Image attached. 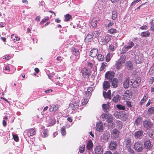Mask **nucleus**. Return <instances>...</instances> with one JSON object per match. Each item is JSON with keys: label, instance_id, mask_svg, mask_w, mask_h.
<instances>
[{"label": "nucleus", "instance_id": "423d86ee", "mask_svg": "<svg viewBox=\"0 0 154 154\" xmlns=\"http://www.w3.org/2000/svg\"><path fill=\"white\" fill-rule=\"evenodd\" d=\"M83 76L85 78H87L90 74V70L86 68H83L82 70Z\"/></svg>", "mask_w": 154, "mask_h": 154}, {"label": "nucleus", "instance_id": "5fc2aeb1", "mask_svg": "<svg viewBox=\"0 0 154 154\" xmlns=\"http://www.w3.org/2000/svg\"><path fill=\"white\" fill-rule=\"evenodd\" d=\"M126 146L127 147L131 146V140L129 139H128L126 141Z\"/></svg>", "mask_w": 154, "mask_h": 154}, {"label": "nucleus", "instance_id": "49530a36", "mask_svg": "<svg viewBox=\"0 0 154 154\" xmlns=\"http://www.w3.org/2000/svg\"><path fill=\"white\" fill-rule=\"evenodd\" d=\"M11 39H12V41H14V42H15L16 41L19 40L20 39V38L18 37H16V36H14V34L12 35L11 37Z\"/></svg>", "mask_w": 154, "mask_h": 154}, {"label": "nucleus", "instance_id": "7ed1b4c3", "mask_svg": "<svg viewBox=\"0 0 154 154\" xmlns=\"http://www.w3.org/2000/svg\"><path fill=\"white\" fill-rule=\"evenodd\" d=\"M110 137V135L109 133L106 132L102 134L100 137V141L103 143H106L109 140Z\"/></svg>", "mask_w": 154, "mask_h": 154}, {"label": "nucleus", "instance_id": "cd10ccee", "mask_svg": "<svg viewBox=\"0 0 154 154\" xmlns=\"http://www.w3.org/2000/svg\"><path fill=\"white\" fill-rule=\"evenodd\" d=\"M102 107L104 112H108L110 107L108 104H104L102 105Z\"/></svg>", "mask_w": 154, "mask_h": 154}, {"label": "nucleus", "instance_id": "774afa93", "mask_svg": "<svg viewBox=\"0 0 154 154\" xmlns=\"http://www.w3.org/2000/svg\"><path fill=\"white\" fill-rule=\"evenodd\" d=\"M150 29V30L152 32L154 31V24H151Z\"/></svg>", "mask_w": 154, "mask_h": 154}, {"label": "nucleus", "instance_id": "603ef678", "mask_svg": "<svg viewBox=\"0 0 154 154\" xmlns=\"http://www.w3.org/2000/svg\"><path fill=\"white\" fill-rule=\"evenodd\" d=\"M49 19V17L48 16L45 17L44 19H43L40 23L41 24H42L46 22V21Z\"/></svg>", "mask_w": 154, "mask_h": 154}, {"label": "nucleus", "instance_id": "7c9ffc66", "mask_svg": "<svg viewBox=\"0 0 154 154\" xmlns=\"http://www.w3.org/2000/svg\"><path fill=\"white\" fill-rule=\"evenodd\" d=\"M124 87L125 88H127L129 87V79L128 78H126L125 81L123 84Z\"/></svg>", "mask_w": 154, "mask_h": 154}, {"label": "nucleus", "instance_id": "8fccbe9b", "mask_svg": "<svg viewBox=\"0 0 154 154\" xmlns=\"http://www.w3.org/2000/svg\"><path fill=\"white\" fill-rule=\"evenodd\" d=\"M108 114L103 113L101 116V117L103 120H106V117Z\"/></svg>", "mask_w": 154, "mask_h": 154}, {"label": "nucleus", "instance_id": "4468645a", "mask_svg": "<svg viewBox=\"0 0 154 154\" xmlns=\"http://www.w3.org/2000/svg\"><path fill=\"white\" fill-rule=\"evenodd\" d=\"M72 52L73 54L77 56V59L79 58L80 52L78 49L75 48H72Z\"/></svg>", "mask_w": 154, "mask_h": 154}, {"label": "nucleus", "instance_id": "39448f33", "mask_svg": "<svg viewBox=\"0 0 154 154\" xmlns=\"http://www.w3.org/2000/svg\"><path fill=\"white\" fill-rule=\"evenodd\" d=\"M143 60V55L139 54L135 56V61L137 63L139 64L142 63Z\"/></svg>", "mask_w": 154, "mask_h": 154}, {"label": "nucleus", "instance_id": "4d7b16f0", "mask_svg": "<svg viewBox=\"0 0 154 154\" xmlns=\"http://www.w3.org/2000/svg\"><path fill=\"white\" fill-rule=\"evenodd\" d=\"M85 149V146L84 145H82V146L81 147L79 148V151L80 152H83Z\"/></svg>", "mask_w": 154, "mask_h": 154}, {"label": "nucleus", "instance_id": "e2e57ef3", "mask_svg": "<svg viewBox=\"0 0 154 154\" xmlns=\"http://www.w3.org/2000/svg\"><path fill=\"white\" fill-rule=\"evenodd\" d=\"M111 1L112 3L117 2V4H121V0H111Z\"/></svg>", "mask_w": 154, "mask_h": 154}, {"label": "nucleus", "instance_id": "f257e3e1", "mask_svg": "<svg viewBox=\"0 0 154 154\" xmlns=\"http://www.w3.org/2000/svg\"><path fill=\"white\" fill-rule=\"evenodd\" d=\"M125 55H122L120 58L116 61L115 66L116 69L118 70L123 67V65L125 61Z\"/></svg>", "mask_w": 154, "mask_h": 154}, {"label": "nucleus", "instance_id": "ea45409f", "mask_svg": "<svg viewBox=\"0 0 154 154\" xmlns=\"http://www.w3.org/2000/svg\"><path fill=\"white\" fill-rule=\"evenodd\" d=\"M120 96L117 95L115 96L112 99V101L114 102H117L119 100Z\"/></svg>", "mask_w": 154, "mask_h": 154}, {"label": "nucleus", "instance_id": "c756f323", "mask_svg": "<svg viewBox=\"0 0 154 154\" xmlns=\"http://www.w3.org/2000/svg\"><path fill=\"white\" fill-rule=\"evenodd\" d=\"M112 19L113 20H115L117 17V11L116 10H113L112 13Z\"/></svg>", "mask_w": 154, "mask_h": 154}, {"label": "nucleus", "instance_id": "3c124183", "mask_svg": "<svg viewBox=\"0 0 154 154\" xmlns=\"http://www.w3.org/2000/svg\"><path fill=\"white\" fill-rule=\"evenodd\" d=\"M117 107L119 109L124 110L125 109V107L121 105H116Z\"/></svg>", "mask_w": 154, "mask_h": 154}, {"label": "nucleus", "instance_id": "c03bdc74", "mask_svg": "<svg viewBox=\"0 0 154 154\" xmlns=\"http://www.w3.org/2000/svg\"><path fill=\"white\" fill-rule=\"evenodd\" d=\"M65 21H69L71 18V15L69 14H67L65 15Z\"/></svg>", "mask_w": 154, "mask_h": 154}, {"label": "nucleus", "instance_id": "6ab92c4d", "mask_svg": "<svg viewBox=\"0 0 154 154\" xmlns=\"http://www.w3.org/2000/svg\"><path fill=\"white\" fill-rule=\"evenodd\" d=\"M119 132L117 129L113 130L112 133V136L113 138L115 139L118 137Z\"/></svg>", "mask_w": 154, "mask_h": 154}, {"label": "nucleus", "instance_id": "1a4fd4ad", "mask_svg": "<svg viewBox=\"0 0 154 154\" xmlns=\"http://www.w3.org/2000/svg\"><path fill=\"white\" fill-rule=\"evenodd\" d=\"M111 39V37L109 35H106L103 38V39H102L101 41H100V44L102 45H104L108 43Z\"/></svg>", "mask_w": 154, "mask_h": 154}, {"label": "nucleus", "instance_id": "13d9d810", "mask_svg": "<svg viewBox=\"0 0 154 154\" xmlns=\"http://www.w3.org/2000/svg\"><path fill=\"white\" fill-rule=\"evenodd\" d=\"M141 121V119L140 118H137L135 121V123L137 125L140 124Z\"/></svg>", "mask_w": 154, "mask_h": 154}, {"label": "nucleus", "instance_id": "dca6fc26", "mask_svg": "<svg viewBox=\"0 0 154 154\" xmlns=\"http://www.w3.org/2000/svg\"><path fill=\"white\" fill-rule=\"evenodd\" d=\"M141 80V78L140 77H137L133 82V86L135 88L138 87L140 84Z\"/></svg>", "mask_w": 154, "mask_h": 154}, {"label": "nucleus", "instance_id": "b1692460", "mask_svg": "<svg viewBox=\"0 0 154 154\" xmlns=\"http://www.w3.org/2000/svg\"><path fill=\"white\" fill-rule=\"evenodd\" d=\"M103 89L105 90H106L108 89L110 86L109 82L107 81H104L103 82Z\"/></svg>", "mask_w": 154, "mask_h": 154}, {"label": "nucleus", "instance_id": "5701e85b", "mask_svg": "<svg viewBox=\"0 0 154 154\" xmlns=\"http://www.w3.org/2000/svg\"><path fill=\"white\" fill-rule=\"evenodd\" d=\"M98 21V20L96 18H93L91 22V25L94 28H96L97 27V23Z\"/></svg>", "mask_w": 154, "mask_h": 154}, {"label": "nucleus", "instance_id": "58836bf2", "mask_svg": "<svg viewBox=\"0 0 154 154\" xmlns=\"http://www.w3.org/2000/svg\"><path fill=\"white\" fill-rule=\"evenodd\" d=\"M154 112V107H152L149 108L147 111V113L148 114L151 115Z\"/></svg>", "mask_w": 154, "mask_h": 154}, {"label": "nucleus", "instance_id": "f3484780", "mask_svg": "<svg viewBox=\"0 0 154 154\" xmlns=\"http://www.w3.org/2000/svg\"><path fill=\"white\" fill-rule=\"evenodd\" d=\"M98 49L97 48H93L90 52V55L92 57H95L98 53Z\"/></svg>", "mask_w": 154, "mask_h": 154}, {"label": "nucleus", "instance_id": "0eeeda50", "mask_svg": "<svg viewBox=\"0 0 154 154\" xmlns=\"http://www.w3.org/2000/svg\"><path fill=\"white\" fill-rule=\"evenodd\" d=\"M131 97V94L130 91L128 90L125 91L123 95V98L125 100H129Z\"/></svg>", "mask_w": 154, "mask_h": 154}, {"label": "nucleus", "instance_id": "bb28decb", "mask_svg": "<svg viewBox=\"0 0 154 154\" xmlns=\"http://www.w3.org/2000/svg\"><path fill=\"white\" fill-rule=\"evenodd\" d=\"M93 40L92 36L91 35L88 34L86 36L85 39V41L86 42H91Z\"/></svg>", "mask_w": 154, "mask_h": 154}, {"label": "nucleus", "instance_id": "69168bd1", "mask_svg": "<svg viewBox=\"0 0 154 154\" xmlns=\"http://www.w3.org/2000/svg\"><path fill=\"white\" fill-rule=\"evenodd\" d=\"M109 48L110 50L112 51H113L115 50L114 46L112 45H109Z\"/></svg>", "mask_w": 154, "mask_h": 154}, {"label": "nucleus", "instance_id": "f704fd0d", "mask_svg": "<svg viewBox=\"0 0 154 154\" xmlns=\"http://www.w3.org/2000/svg\"><path fill=\"white\" fill-rule=\"evenodd\" d=\"M127 68L130 70H132L133 68L132 63L131 61H128L126 63Z\"/></svg>", "mask_w": 154, "mask_h": 154}, {"label": "nucleus", "instance_id": "a878e982", "mask_svg": "<svg viewBox=\"0 0 154 154\" xmlns=\"http://www.w3.org/2000/svg\"><path fill=\"white\" fill-rule=\"evenodd\" d=\"M112 81V84L114 88H116L118 86V80L116 78H114Z\"/></svg>", "mask_w": 154, "mask_h": 154}, {"label": "nucleus", "instance_id": "a19ab883", "mask_svg": "<svg viewBox=\"0 0 154 154\" xmlns=\"http://www.w3.org/2000/svg\"><path fill=\"white\" fill-rule=\"evenodd\" d=\"M128 45H127L128 48L130 49L134 46V44L132 41H130L128 43Z\"/></svg>", "mask_w": 154, "mask_h": 154}, {"label": "nucleus", "instance_id": "2f4dec72", "mask_svg": "<svg viewBox=\"0 0 154 154\" xmlns=\"http://www.w3.org/2000/svg\"><path fill=\"white\" fill-rule=\"evenodd\" d=\"M93 144L91 140H89L87 143V148L88 150H90L92 148Z\"/></svg>", "mask_w": 154, "mask_h": 154}, {"label": "nucleus", "instance_id": "f8f14e48", "mask_svg": "<svg viewBox=\"0 0 154 154\" xmlns=\"http://www.w3.org/2000/svg\"><path fill=\"white\" fill-rule=\"evenodd\" d=\"M143 131H138L134 133V136L136 138L141 139L143 135Z\"/></svg>", "mask_w": 154, "mask_h": 154}, {"label": "nucleus", "instance_id": "0e129e2a", "mask_svg": "<svg viewBox=\"0 0 154 154\" xmlns=\"http://www.w3.org/2000/svg\"><path fill=\"white\" fill-rule=\"evenodd\" d=\"M140 1L141 0H134V1L131 3V5H133L134 4H135L136 3Z\"/></svg>", "mask_w": 154, "mask_h": 154}, {"label": "nucleus", "instance_id": "c85d7f7f", "mask_svg": "<svg viewBox=\"0 0 154 154\" xmlns=\"http://www.w3.org/2000/svg\"><path fill=\"white\" fill-rule=\"evenodd\" d=\"M113 55L112 53H108L106 58V62H109L112 57Z\"/></svg>", "mask_w": 154, "mask_h": 154}, {"label": "nucleus", "instance_id": "9d476101", "mask_svg": "<svg viewBox=\"0 0 154 154\" xmlns=\"http://www.w3.org/2000/svg\"><path fill=\"white\" fill-rule=\"evenodd\" d=\"M95 154H103V149L102 146L100 145L97 146L95 149Z\"/></svg>", "mask_w": 154, "mask_h": 154}, {"label": "nucleus", "instance_id": "de8ad7c7", "mask_svg": "<svg viewBox=\"0 0 154 154\" xmlns=\"http://www.w3.org/2000/svg\"><path fill=\"white\" fill-rule=\"evenodd\" d=\"M117 32V30L116 29L111 28L108 31V32L111 34H113L114 33H116Z\"/></svg>", "mask_w": 154, "mask_h": 154}, {"label": "nucleus", "instance_id": "864d4df0", "mask_svg": "<svg viewBox=\"0 0 154 154\" xmlns=\"http://www.w3.org/2000/svg\"><path fill=\"white\" fill-rule=\"evenodd\" d=\"M126 104L127 106L128 107L131 108L132 107V103L131 102L128 101V100H126Z\"/></svg>", "mask_w": 154, "mask_h": 154}, {"label": "nucleus", "instance_id": "e433bc0d", "mask_svg": "<svg viewBox=\"0 0 154 154\" xmlns=\"http://www.w3.org/2000/svg\"><path fill=\"white\" fill-rule=\"evenodd\" d=\"M148 134L152 138H154V129H151L148 132Z\"/></svg>", "mask_w": 154, "mask_h": 154}, {"label": "nucleus", "instance_id": "338daca9", "mask_svg": "<svg viewBox=\"0 0 154 154\" xmlns=\"http://www.w3.org/2000/svg\"><path fill=\"white\" fill-rule=\"evenodd\" d=\"M106 66V65H105V64L103 63L101 67L100 68V71L103 70L104 69V68H105Z\"/></svg>", "mask_w": 154, "mask_h": 154}, {"label": "nucleus", "instance_id": "680f3d73", "mask_svg": "<svg viewBox=\"0 0 154 154\" xmlns=\"http://www.w3.org/2000/svg\"><path fill=\"white\" fill-rule=\"evenodd\" d=\"M148 29L147 26L146 25L141 26L140 27V29L142 30H146Z\"/></svg>", "mask_w": 154, "mask_h": 154}, {"label": "nucleus", "instance_id": "aec40b11", "mask_svg": "<svg viewBox=\"0 0 154 154\" xmlns=\"http://www.w3.org/2000/svg\"><path fill=\"white\" fill-rule=\"evenodd\" d=\"M59 106L58 105H53L50 106L49 110L50 112H54L58 109Z\"/></svg>", "mask_w": 154, "mask_h": 154}, {"label": "nucleus", "instance_id": "37998d69", "mask_svg": "<svg viewBox=\"0 0 154 154\" xmlns=\"http://www.w3.org/2000/svg\"><path fill=\"white\" fill-rule=\"evenodd\" d=\"M48 131L47 129L45 130L43 132V134H42V135L43 137H46L48 136Z\"/></svg>", "mask_w": 154, "mask_h": 154}, {"label": "nucleus", "instance_id": "4c0bfd02", "mask_svg": "<svg viewBox=\"0 0 154 154\" xmlns=\"http://www.w3.org/2000/svg\"><path fill=\"white\" fill-rule=\"evenodd\" d=\"M100 33V31H96L93 32L92 33V34L94 37H95L96 38L99 36Z\"/></svg>", "mask_w": 154, "mask_h": 154}, {"label": "nucleus", "instance_id": "c9c22d12", "mask_svg": "<svg viewBox=\"0 0 154 154\" xmlns=\"http://www.w3.org/2000/svg\"><path fill=\"white\" fill-rule=\"evenodd\" d=\"M116 124L118 128L121 129L122 128L123 126V124L121 122L118 120H116Z\"/></svg>", "mask_w": 154, "mask_h": 154}, {"label": "nucleus", "instance_id": "473e14b6", "mask_svg": "<svg viewBox=\"0 0 154 154\" xmlns=\"http://www.w3.org/2000/svg\"><path fill=\"white\" fill-rule=\"evenodd\" d=\"M106 120L109 123L112 122L113 120L112 115L110 114H108Z\"/></svg>", "mask_w": 154, "mask_h": 154}, {"label": "nucleus", "instance_id": "79ce46f5", "mask_svg": "<svg viewBox=\"0 0 154 154\" xmlns=\"http://www.w3.org/2000/svg\"><path fill=\"white\" fill-rule=\"evenodd\" d=\"M61 134L63 136H64L66 134V131L65 130V128L63 126L61 128Z\"/></svg>", "mask_w": 154, "mask_h": 154}, {"label": "nucleus", "instance_id": "bf43d9fd", "mask_svg": "<svg viewBox=\"0 0 154 154\" xmlns=\"http://www.w3.org/2000/svg\"><path fill=\"white\" fill-rule=\"evenodd\" d=\"M128 151L131 153H134V151L131 148V147H127Z\"/></svg>", "mask_w": 154, "mask_h": 154}, {"label": "nucleus", "instance_id": "052dcab7", "mask_svg": "<svg viewBox=\"0 0 154 154\" xmlns=\"http://www.w3.org/2000/svg\"><path fill=\"white\" fill-rule=\"evenodd\" d=\"M13 138L14 140L16 142H17L18 140V137L16 135L13 134Z\"/></svg>", "mask_w": 154, "mask_h": 154}, {"label": "nucleus", "instance_id": "393cba45", "mask_svg": "<svg viewBox=\"0 0 154 154\" xmlns=\"http://www.w3.org/2000/svg\"><path fill=\"white\" fill-rule=\"evenodd\" d=\"M93 88L92 87L88 88L87 90V91H85V94L87 95V97H89L90 96L91 92L93 91Z\"/></svg>", "mask_w": 154, "mask_h": 154}, {"label": "nucleus", "instance_id": "20e7f679", "mask_svg": "<svg viewBox=\"0 0 154 154\" xmlns=\"http://www.w3.org/2000/svg\"><path fill=\"white\" fill-rule=\"evenodd\" d=\"M114 73L113 72L108 71L107 72L105 75V78L107 79L110 81H112V79L114 77Z\"/></svg>", "mask_w": 154, "mask_h": 154}, {"label": "nucleus", "instance_id": "2eb2a0df", "mask_svg": "<svg viewBox=\"0 0 154 154\" xmlns=\"http://www.w3.org/2000/svg\"><path fill=\"white\" fill-rule=\"evenodd\" d=\"M144 147L147 149H149L151 147V144L150 140H147L144 143Z\"/></svg>", "mask_w": 154, "mask_h": 154}, {"label": "nucleus", "instance_id": "6e6d98bb", "mask_svg": "<svg viewBox=\"0 0 154 154\" xmlns=\"http://www.w3.org/2000/svg\"><path fill=\"white\" fill-rule=\"evenodd\" d=\"M83 101L82 102V104L83 105L86 104L88 101V100L87 99L84 98L83 99Z\"/></svg>", "mask_w": 154, "mask_h": 154}, {"label": "nucleus", "instance_id": "a211bd4d", "mask_svg": "<svg viewBox=\"0 0 154 154\" xmlns=\"http://www.w3.org/2000/svg\"><path fill=\"white\" fill-rule=\"evenodd\" d=\"M117 146L116 143L114 141L110 142L109 145V148L110 150H113L116 149Z\"/></svg>", "mask_w": 154, "mask_h": 154}, {"label": "nucleus", "instance_id": "a18cd8bd", "mask_svg": "<svg viewBox=\"0 0 154 154\" xmlns=\"http://www.w3.org/2000/svg\"><path fill=\"white\" fill-rule=\"evenodd\" d=\"M97 58L98 60L102 61L104 59V57L101 54H99L97 55Z\"/></svg>", "mask_w": 154, "mask_h": 154}, {"label": "nucleus", "instance_id": "6e6552de", "mask_svg": "<svg viewBox=\"0 0 154 154\" xmlns=\"http://www.w3.org/2000/svg\"><path fill=\"white\" fill-rule=\"evenodd\" d=\"M24 134H25V135H27L28 137H29L30 136L33 135L35 134V130L34 128H32L30 129H29L27 130H26L25 132H24ZM25 134H24V135Z\"/></svg>", "mask_w": 154, "mask_h": 154}, {"label": "nucleus", "instance_id": "412c9836", "mask_svg": "<svg viewBox=\"0 0 154 154\" xmlns=\"http://www.w3.org/2000/svg\"><path fill=\"white\" fill-rule=\"evenodd\" d=\"M103 95L105 98H107L109 99L111 98V91L110 90H109L107 92L105 91L103 92Z\"/></svg>", "mask_w": 154, "mask_h": 154}, {"label": "nucleus", "instance_id": "72a5a7b5", "mask_svg": "<svg viewBox=\"0 0 154 154\" xmlns=\"http://www.w3.org/2000/svg\"><path fill=\"white\" fill-rule=\"evenodd\" d=\"M150 33L148 31L143 32L141 33V35L143 37H146L149 36Z\"/></svg>", "mask_w": 154, "mask_h": 154}, {"label": "nucleus", "instance_id": "09e8293b", "mask_svg": "<svg viewBox=\"0 0 154 154\" xmlns=\"http://www.w3.org/2000/svg\"><path fill=\"white\" fill-rule=\"evenodd\" d=\"M129 49L128 48L127 45H125L122 48V52L121 53H123L126 52L128 49Z\"/></svg>", "mask_w": 154, "mask_h": 154}, {"label": "nucleus", "instance_id": "4be33fe9", "mask_svg": "<svg viewBox=\"0 0 154 154\" xmlns=\"http://www.w3.org/2000/svg\"><path fill=\"white\" fill-rule=\"evenodd\" d=\"M79 104L78 103H70L69 104V106L72 109H75L78 107Z\"/></svg>", "mask_w": 154, "mask_h": 154}, {"label": "nucleus", "instance_id": "9b49d317", "mask_svg": "<svg viewBox=\"0 0 154 154\" xmlns=\"http://www.w3.org/2000/svg\"><path fill=\"white\" fill-rule=\"evenodd\" d=\"M96 128L98 131H102L103 129V127L102 123L100 122H97L96 125Z\"/></svg>", "mask_w": 154, "mask_h": 154}, {"label": "nucleus", "instance_id": "ddd939ff", "mask_svg": "<svg viewBox=\"0 0 154 154\" xmlns=\"http://www.w3.org/2000/svg\"><path fill=\"white\" fill-rule=\"evenodd\" d=\"M143 124L144 127L147 129L150 128L152 126V122L147 120L144 121Z\"/></svg>", "mask_w": 154, "mask_h": 154}, {"label": "nucleus", "instance_id": "f03ea898", "mask_svg": "<svg viewBox=\"0 0 154 154\" xmlns=\"http://www.w3.org/2000/svg\"><path fill=\"white\" fill-rule=\"evenodd\" d=\"M134 148L137 152H140L143 151L144 147L142 143L138 141L134 144Z\"/></svg>", "mask_w": 154, "mask_h": 154}]
</instances>
